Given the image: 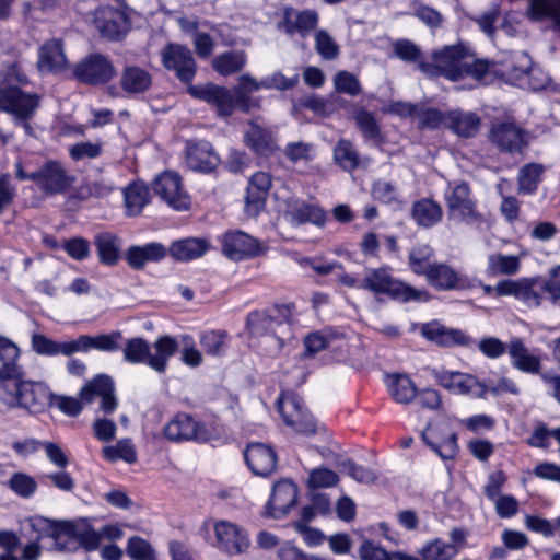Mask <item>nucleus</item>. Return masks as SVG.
Wrapping results in <instances>:
<instances>
[{
	"label": "nucleus",
	"mask_w": 560,
	"mask_h": 560,
	"mask_svg": "<svg viewBox=\"0 0 560 560\" xmlns=\"http://www.w3.org/2000/svg\"><path fill=\"white\" fill-rule=\"evenodd\" d=\"M51 397L47 385L25 380L22 368L15 362L0 366V401L7 407L39 413L50 405Z\"/></svg>",
	"instance_id": "1"
},
{
	"label": "nucleus",
	"mask_w": 560,
	"mask_h": 560,
	"mask_svg": "<svg viewBox=\"0 0 560 560\" xmlns=\"http://www.w3.org/2000/svg\"><path fill=\"white\" fill-rule=\"evenodd\" d=\"M238 84L234 91L224 86L208 84L203 86H190L189 93L199 100L212 104L221 116H230L238 108L248 113L259 107V100L252 98L250 94L264 89L261 80H256L249 73L238 78Z\"/></svg>",
	"instance_id": "2"
},
{
	"label": "nucleus",
	"mask_w": 560,
	"mask_h": 560,
	"mask_svg": "<svg viewBox=\"0 0 560 560\" xmlns=\"http://www.w3.org/2000/svg\"><path fill=\"white\" fill-rule=\"evenodd\" d=\"M362 290L400 302L430 300L427 291L417 290L401 282L392 275L388 267L366 268L362 278Z\"/></svg>",
	"instance_id": "3"
},
{
	"label": "nucleus",
	"mask_w": 560,
	"mask_h": 560,
	"mask_svg": "<svg viewBox=\"0 0 560 560\" xmlns=\"http://www.w3.org/2000/svg\"><path fill=\"white\" fill-rule=\"evenodd\" d=\"M40 105V96L30 93L18 85L8 84L0 88V110L12 116L14 124L23 127L27 135L32 133L30 120Z\"/></svg>",
	"instance_id": "4"
},
{
	"label": "nucleus",
	"mask_w": 560,
	"mask_h": 560,
	"mask_svg": "<svg viewBox=\"0 0 560 560\" xmlns=\"http://www.w3.org/2000/svg\"><path fill=\"white\" fill-rule=\"evenodd\" d=\"M276 312L277 315L252 312L247 317V328L252 336L269 338L275 343L276 350H280L289 335L292 305L277 306Z\"/></svg>",
	"instance_id": "5"
},
{
	"label": "nucleus",
	"mask_w": 560,
	"mask_h": 560,
	"mask_svg": "<svg viewBox=\"0 0 560 560\" xmlns=\"http://www.w3.org/2000/svg\"><path fill=\"white\" fill-rule=\"evenodd\" d=\"M468 49L462 45L445 46L432 52V62H420L419 70L429 77H444L451 81L463 79V63Z\"/></svg>",
	"instance_id": "6"
},
{
	"label": "nucleus",
	"mask_w": 560,
	"mask_h": 560,
	"mask_svg": "<svg viewBox=\"0 0 560 560\" xmlns=\"http://www.w3.org/2000/svg\"><path fill=\"white\" fill-rule=\"evenodd\" d=\"M30 528L36 534L35 540L39 541L45 537L55 540L60 550L77 549L78 523L55 522L44 516L35 515L27 520Z\"/></svg>",
	"instance_id": "7"
},
{
	"label": "nucleus",
	"mask_w": 560,
	"mask_h": 560,
	"mask_svg": "<svg viewBox=\"0 0 560 560\" xmlns=\"http://www.w3.org/2000/svg\"><path fill=\"white\" fill-rule=\"evenodd\" d=\"M277 409L284 423L298 433L310 436L324 430L318 427L312 415L304 408L302 399L293 393L281 394L277 400Z\"/></svg>",
	"instance_id": "8"
},
{
	"label": "nucleus",
	"mask_w": 560,
	"mask_h": 560,
	"mask_svg": "<svg viewBox=\"0 0 560 560\" xmlns=\"http://www.w3.org/2000/svg\"><path fill=\"white\" fill-rule=\"evenodd\" d=\"M448 215L454 219L474 223L480 220L476 202L471 198L470 187L465 182L448 184L445 190Z\"/></svg>",
	"instance_id": "9"
},
{
	"label": "nucleus",
	"mask_w": 560,
	"mask_h": 560,
	"mask_svg": "<svg viewBox=\"0 0 560 560\" xmlns=\"http://www.w3.org/2000/svg\"><path fill=\"white\" fill-rule=\"evenodd\" d=\"M212 527L214 540L211 541V546L218 550L229 556H237L248 549L249 536L240 525L229 521H214Z\"/></svg>",
	"instance_id": "10"
},
{
	"label": "nucleus",
	"mask_w": 560,
	"mask_h": 560,
	"mask_svg": "<svg viewBox=\"0 0 560 560\" xmlns=\"http://www.w3.org/2000/svg\"><path fill=\"white\" fill-rule=\"evenodd\" d=\"M37 187L46 195L67 192L74 183V177L57 161H47L31 176Z\"/></svg>",
	"instance_id": "11"
},
{
	"label": "nucleus",
	"mask_w": 560,
	"mask_h": 560,
	"mask_svg": "<svg viewBox=\"0 0 560 560\" xmlns=\"http://www.w3.org/2000/svg\"><path fill=\"white\" fill-rule=\"evenodd\" d=\"M164 435L173 442L196 441L205 443L212 439L211 431L187 413L176 415L165 425Z\"/></svg>",
	"instance_id": "12"
},
{
	"label": "nucleus",
	"mask_w": 560,
	"mask_h": 560,
	"mask_svg": "<svg viewBox=\"0 0 560 560\" xmlns=\"http://www.w3.org/2000/svg\"><path fill=\"white\" fill-rule=\"evenodd\" d=\"M163 66L175 72L184 83L192 81L196 74V61L189 48L180 44H168L161 51Z\"/></svg>",
	"instance_id": "13"
},
{
	"label": "nucleus",
	"mask_w": 560,
	"mask_h": 560,
	"mask_svg": "<svg viewBox=\"0 0 560 560\" xmlns=\"http://www.w3.org/2000/svg\"><path fill=\"white\" fill-rule=\"evenodd\" d=\"M154 192L174 210H187L190 198L183 189L182 178L174 172H164L153 182Z\"/></svg>",
	"instance_id": "14"
},
{
	"label": "nucleus",
	"mask_w": 560,
	"mask_h": 560,
	"mask_svg": "<svg viewBox=\"0 0 560 560\" xmlns=\"http://www.w3.org/2000/svg\"><path fill=\"white\" fill-rule=\"evenodd\" d=\"M432 374L439 385L454 394L482 396L486 393V387L471 374L445 369H433Z\"/></svg>",
	"instance_id": "15"
},
{
	"label": "nucleus",
	"mask_w": 560,
	"mask_h": 560,
	"mask_svg": "<svg viewBox=\"0 0 560 560\" xmlns=\"http://www.w3.org/2000/svg\"><path fill=\"white\" fill-rule=\"evenodd\" d=\"M74 75L88 84H103L115 75V69L110 60L101 54H92L74 69Z\"/></svg>",
	"instance_id": "16"
},
{
	"label": "nucleus",
	"mask_w": 560,
	"mask_h": 560,
	"mask_svg": "<svg viewBox=\"0 0 560 560\" xmlns=\"http://www.w3.org/2000/svg\"><path fill=\"white\" fill-rule=\"evenodd\" d=\"M222 250L232 260H242L257 256L262 248L256 238L242 231H233L224 234Z\"/></svg>",
	"instance_id": "17"
},
{
	"label": "nucleus",
	"mask_w": 560,
	"mask_h": 560,
	"mask_svg": "<svg viewBox=\"0 0 560 560\" xmlns=\"http://www.w3.org/2000/svg\"><path fill=\"white\" fill-rule=\"evenodd\" d=\"M284 217L295 226L311 223L320 228L324 226L327 219L326 212L319 206L301 199L287 201Z\"/></svg>",
	"instance_id": "18"
},
{
	"label": "nucleus",
	"mask_w": 560,
	"mask_h": 560,
	"mask_svg": "<svg viewBox=\"0 0 560 560\" xmlns=\"http://www.w3.org/2000/svg\"><path fill=\"white\" fill-rule=\"evenodd\" d=\"M122 536L124 530L117 524H108L95 530L85 523H78L77 548L83 547L86 551H93L100 548L103 539L114 541Z\"/></svg>",
	"instance_id": "19"
},
{
	"label": "nucleus",
	"mask_w": 560,
	"mask_h": 560,
	"mask_svg": "<svg viewBox=\"0 0 560 560\" xmlns=\"http://www.w3.org/2000/svg\"><path fill=\"white\" fill-rule=\"evenodd\" d=\"M490 140L501 151L509 153L520 152L526 144L523 129L511 121L493 124Z\"/></svg>",
	"instance_id": "20"
},
{
	"label": "nucleus",
	"mask_w": 560,
	"mask_h": 560,
	"mask_svg": "<svg viewBox=\"0 0 560 560\" xmlns=\"http://www.w3.org/2000/svg\"><path fill=\"white\" fill-rule=\"evenodd\" d=\"M421 335L440 347L470 346L474 339L457 328H447L436 322L421 327Z\"/></svg>",
	"instance_id": "21"
},
{
	"label": "nucleus",
	"mask_w": 560,
	"mask_h": 560,
	"mask_svg": "<svg viewBox=\"0 0 560 560\" xmlns=\"http://www.w3.org/2000/svg\"><path fill=\"white\" fill-rule=\"evenodd\" d=\"M81 399L91 402L94 396L101 397V409L104 412H113L117 407L114 395L113 380L104 374L97 375L81 389Z\"/></svg>",
	"instance_id": "22"
},
{
	"label": "nucleus",
	"mask_w": 560,
	"mask_h": 560,
	"mask_svg": "<svg viewBox=\"0 0 560 560\" xmlns=\"http://www.w3.org/2000/svg\"><path fill=\"white\" fill-rule=\"evenodd\" d=\"M270 187L271 176L268 173L257 172L250 177L245 197L248 215L256 217L264 209Z\"/></svg>",
	"instance_id": "23"
},
{
	"label": "nucleus",
	"mask_w": 560,
	"mask_h": 560,
	"mask_svg": "<svg viewBox=\"0 0 560 560\" xmlns=\"http://www.w3.org/2000/svg\"><path fill=\"white\" fill-rule=\"evenodd\" d=\"M246 464L258 476H268L277 465V455L273 448L264 443H250L244 453Z\"/></svg>",
	"instance_id": "24"
},
{
	"label": "nucleus",
	"mask_w": 560,
	"mask_h": 560,
	"mask_svg": "<svg viewBox=\"0 0 560 560\" xmlns=\"http://www.w3.org/2000/svg\"><path fill=\"white\" fill-rule=\"evenodd\" d=\"M298 488L290 480H281L275 483L272 493L268 502L269 514L275 518H280L296 504Z\"/></svg>",
	"instance_id": "25"
},
{
	"label": "nucleus",
	"mask_w": 560,
	"mask_h": 560,
	"mask_svg": "<svg viewBox=\"0 0 560 560\" xmlns=\"http://www.w3.org/2000/svg\"><path fill=\"white\" fill-rule=\"evenodd\" d=\"M186 164L192 171L210 173L219 164V156L210 142H191L187 145Z\"/></svg>",
	"instance_id": "26"
},
{
	"label": "nucleus",
	"mask_w": 560,
	"mask_h": 560,
	"mask_svg": "<svg viewBox=\"0 0 560 560\" xmlns=\"http://www.w3.org/2000/svg\"><path fill=\"white\" fill-rule=\"evenodd\" d=\"M508 353L511 364L518 371L528 374H538L541 370L540 358L529 351L521 338H512L508 343Z\"/></svg>",
	"instance_id": "27"
},
{
	"label": "nucleus",
	"mask_w": 560,
	"mask_h": 560,
	"mask_svg": "<svg viewBox=\"0 0 560 560\" xmlns=\"http://www.w3.org/2000/svg\"><path fill=\"white\" fill-rule=\"evenodd\" d=\"M97 24L102 36L110 40L120 39L129 30V20L126 13L110 7L101 11Z\"/></svg>",
	"instance_id": "28"
},
{
	"label": "nucleus",
	"mask_w": 560,
	"mask_h": 560,
	"mask_svg": "<svg viewBox=\"0 0 560 560\" xmlns=\"http://www.w3.org/2000/svg\"><path fill=\"white\" fill-rule=\"evenodd\" d=\"M67 63L60 39L47 40L39 47L37 67L40 72H59L67 68Z\"/></svg>",
	"instance_id": "29"
},
{
	"label": "nucleus",
	"mask_w": 560,
	"mask_h": 560,
	"mask_svg": "<svg viewBox=\"0 0 560 560\" xmlns=\"http://www.w3.org/2000/svg\"><path fill=\"white\" fill-rule=\"evenodd\" d=\"M425 278L431 287L439 290L465 289L468 285L467 278L446 264L435 262Z\"/></svg>",
	"instance_id": "30"
},
{
	"label": "nucleus",
	"mask_w": 560,
	"mask_h": 560,
	"mask_svg": "<svg viewBox=\"0 0 560 560\" xmlns=\"http://www.w3.org/2000/svg\"><path fill=\"white\" fill-rule=\"evenodd\" d=\"M179 342L176 338L165 335L159 337L151 346L148 366L158 373H164L168 360L178 351Z\"/></svg>",
	"instance_id": "31"
},
{
	"label": "nucleus",
	"mask_w": 560,
	"mask_h": 560,
	"mask_svg": "<svg viewBox=\"0 0 560 560\" xmlns=\"http://www.w3.org/2000/svg\"><path fill=\"white\" fill-rule=\"evenodd\" d=\"M121 337V332L118 330L110 334H101L96 336L80 335L77 339H74L75 353L89 352L92 349L105 352L117 351L120 349L119 340Z\"/></svg>",
	"instance_id": "32"
},
{
	"label": "nucleus",
	"mask_w": 560,
	"mask_h": 560,
	"mask_svg": "<svg viewBox=\"0 0 560 560\" xmlns=\"http://www.w3.org/2000/svg\"><path fill=\"white\" fill-rule=\"evenodd\" d=\"M120 88L128 95L145 93L152 85V75L138 66H127L121 72Z\"/></svg>",
	"instance_id": "33"
},
{
	"label": "nucleus",
	"mask_w": 560,
	"mask_h": 560,
	"mask_svg": "<svg viewBox=\"0 0 560 560\" xmlns=\"http://www.w3.org/2000/svg\"><path fill=\"white\" fill-rule=\"evenodd\" d=\"M94 245L100 261L106 266H115L120 259L122 242L110 232H101L94 237Z\"/></svg>",
	"instance_id": "34"
},
{
	"label": "nucleus",
	"mask_w": 560,
	"mask_h": 560,
	"mask_svg": "<svg viewBox=\"0 0 560 560\" xmlns=\"http://www.w3.org/2000/svg\"><path fill=\"white\" fill-rule=\"evenodd\" d=\"M166 256V248L160 243L131 246L126 252V260L133 269H142L147 262L160 261Z\"/></svg>",
	"instance_id": "35"
},
{
	"label": "nucleus",
	"mask_w": 560,
	"mask_h": 560,
	"mask_svg": "<svg viewBox=\"0 0 560 560\" xmlns=\"http://www.w3.org/2000/svg\"><path fill=\"white\" fill-rule=\"evenodd\" d=\"M31 342L32 349L39 355L56 357L62 354L70 358L75 353L74 339L61 342L43 334H33Z\"/></svg>",
	"instance_id": "36"
},
{
	"label": "nucleus",
	"mask_w": 560,
	"mask_h": 560,
	"mask_svg": "<svg viewBox=\"0 0 560 560\" xmlns=\"http://www.w3.org/2000/svg\"><path fill=\"white\" fill-rule=\"evenodd\" d=\"M480 125V117L472 112L450 110L447 128L462 138L475 137L479 131Z\"/></svg>",
	"instance_id": "37"
},
{
	"label": "nucleus",
	"mask_w": 560,
	"mask_h": 560,
	"mask_svg": "<svg viewBox=\"0 0 560 560\" xmlns=\"http://www.w3.org/2000/svg\"><path fill=\"white\" fill-rule=\"evenodd\" d=\"M548 295L547 283L542 277L521 278L518 299L527 307H539L545 295Z\"/></svg>",
	"instance_id": "38"
},
{
	"label": "nucleus",
	"mask_w": 560,
	"mask_h": 560,
	"mask_svg": "<svg viewBox=\"0 0 560 560\" xmlns=\"http://www.w3.org/2000/svg\"><path fill=\"white\" fill-rule=\"evenodd\" d=\"M247 65V54L244 50H229L217 55L211 66L220 75L229 77L241 72Z\"/></svg>",
	"instance_id": "39"
},
{
	"label": "nucleus",
	"mask_w": 560,
	"mask_h": 560,
	"mask_svg": "<svg viewBox=\"0 0 560 560\" xmlns=\"http://www.w3.org/2000/svg\"><path fill=\"white\" fill-rule=\"evenodd\" d=\"M245 141L253 151L264 156H268L276 149L272 133L254 121L248 125Z\"/></svg>",
	"instance_id": "40"
},
{
	"label": "nucleus",
	"mask_w": 560,
	"mask_h": 560,
	"mask_svg": "<svg viewBox=\"0 0 560 560\" xmlns=\"http://www.w3.org/2000/svg\"><path fill=\"white\" fill-rule=\"evenodd\" d=\"M411 215L418 225L432 228L442 220L443 211L436 201L422 198L413 203Z\"/></svg>",
	"instance_id": "41"
},
{
	"label": "nucleus",
	"mask_w": 560,
	"mask_h": 560,
	"mask_svg": "<svg viewBox=\"0 0 560 560\" xmlns=\"http://www.w3.org/2000/svg\"><path fill=\"white\" fill-rule=\"evenodd\" d=\"M318 22V15L314 11L287 10L284 14L285 32L300 33L302 36L313 31Z\"/></svg>",
	"instance_id": "42"
},
{
	"label": "nucleus",
	"mask_w": 560,
	"mask_h": 560,
	"mask_svg": "<svg viewBox=\"0 0 560 560\" xmlns=\"http://www.w3.org/2000/svg\"><path fill=\"white\" fill-rule=\"evenodd\" d=\"M421 436L423 442L442 459H452L456 456L458 446L457 435L455 433L450 434L447 439L440 443L438 441L436 430L428 425Z\"/></svg>",
	"instance_id": "43"
},
{
	"label": "nucleus",
	"mask_w": 560,
	"mask_h": 560,
	"mask_svg": "<svg viewBox=\"0 0 560 560\" xmlns=\"http://www.w3.org/2000/svg\"><path fill=\"white\" fill-rule=\"evenodd\" d=\"M208 243L200 238H184L174 242L170 247L171 255L177 260H192L208 250Z\"/></svg>",
	"instance_id": "44"
},
{
	"label": "nucleus",
	"mask_w": 560,
	"mask_h": 560,
	"mask_svg": "<svg viewBox=\"0 0 560 560\" xmlns=\"http://www.w3.org/2000/svg\"><path fill=\"white\" fill-rule=\"evenodd\" d=\"M390 396L399 404L410 402L417 395V388L411 378L405 374H394L387 377Z\"/></svg>",
	"instance_id": "45"
},
{
	"label": "nucleus",
	"mask_w": 560,
	"mask_h": 560,
	"mask_svg": "<svg viewBox=\"0 0 560 560\" xmlns=\"http://www.w3.org/2000/svg\"><path fill=\"white\" fill-rule=\"evenodd\" d=\"M125 206L128 215H138L149 203V188L141 182L130 184L124 191Z\"/></svg>",
	"instance_id": "46"
},
{
	"label": "nucleus",
	"mask_w": 560,
	"mask_h": 560,
	"mask_svg": "<svg viewBox=\"0 0 560 560\" xmlns=\"http://www.w3.org/2000/svg\"><path fill=\"white\" fill-rule=\"evenodd\" d=\"M521 269V260L514 255L492 254L488 257L487 273L490 276H514Z\"/></svg>",
	"instance_id": "47"
},
{
	"label": "nucleus",
	"mask_w": 560,
	"mask_h": 560,
	"mask_svg": "<svg viewBox=\"0 0 560 560\" xmlns=\"http://www.w3.org/2000/svg\"><path fill=\"white\" fill-rule=\"evenodd\" d=\"M528 14L534 21L549 18L560 30V0H529Z\"/></svg>",
	"instance_id": "48"
},
{
	"label": "nucleus",
	"mask_w": 560,
	"mask_h": 560,
	"mask_svg": "<svg viewBox=\"0 0 560 560\" xmlns=\"http://www.w3.org/2000/svg\"><path fill=\"white\" fill-rule=\"evenodd\" d=\"M458 553V548L455 545L435 538L427 542L420 550V556L423 560H454Z\"/></svg>",
	"instance_id": "49"
},
{
	"label": "nucleus",
	"mask_w": 560,
	"mask_h": 560,
	"mask_svg": "<svg viewBox=\"0 0 560 560\" xmlns=\"http://www.w3.org/2000/svg\"><path fill=\"white\" fill-rule=\"evenodd\" d=\"M433 249L429 245L415 246L409 254V266L417 275L427 276L431 268L435 265L433 262Z\"/></svg>",
	"instance_id": "50"
},
{
	"label": "nucleus",
	"mask_w": 560,
	"mask_h": 560,
	"mask_svg": "<svg viewBox=\"0 0 560 560\" xmlns=\"http://www.w3.org/2000/svg\"><path fill=\"white\" fill-rule=\"evenodd\" d=\"M150 350L151 346L145 339L135 337L126 341L122 350L124 359L132 364L145 363L148 365Z\"/></svg>",
	"instance_id": "51"
},
{
	"label": "nucleus",
	"mask_w": 560,
	"mask_h": 560,
	"mask_svg": "<svg viewBox=\"0 0 560 560\" xmlns=\"http://www.w3.org/2000/svg\"><path fill=\"white\" fill-rule=\"evenodd\" d=\"M353 119L366 140L378 142L381 129L373 113L359 108L353 112Z\"/></svg>",
	"instance_id": "52"
},
{
	"label": "nucleus",
	"mask_w": 560,
	"mask_h": 560,
	"mask_svg": "<svg viewBox=\"0 0 560 560\" xmlns=\"http://www.w3.org/2000/svg\"><path fill=\"white\" fill-rule=\"evenodd\" d=\"M334 159L345 171L351 172L359 165V154L351 141L340 139L334 149Z\"/></svg>",
	"instance_id": "53"
},
{
	"label": "nucleus",
	"mask_w": 560,
	"mask_h": 560,
	"mask_svg": "<svg viewBox=\"0 0 560 560\" xmlns=\"http://www.w3.org/2000/svg\"><path fill=\"white\" fill-rule=\"evenodd\" d=\"M542 166L538 164H527L520 170L517 182L518 192L530 195L536 191L540 182Z\"/></svg>",
	"instance_id": "54"
},
{
	"label": "nucleus",
	"mask_w": 560,
	"mask_h": 560,
	"mask_svg": "<svg viewBox=\"0 0 560 560\" xmlns=\"http://www.w3.org/2000/svg\"><path fill=\"white\" fill-rule=\"evenodd\" d=\"M102 453L104 458L108 462L122 459L126 463L132 464L137 459L135 446L128 439L120 440L115 445L105 446Z\"/></svg>",
	"instance_id": "55"
},
{
	"label": "nucleus",
	"mask_w": 560,
	"mask_h": 560,
	"mask_svg": "<svg viewBox=\"0 0 560 560\" xmlns=\"http://www.w3.org/2000/svg\"><path fill=\"white\" fill-rule=\"evenodd\" d=\"M226 339L224 330H208L200 335V345L207 354L219 357L225 351Z\"/></svg>",
	"instance_id": "56"
},
{
	"label": "nucleus",
	"mask_w": 560,
	"mask_h": 560,
	"mask_svg": "<svg viewBox=\"0 0 560 560\" xmlns=\"http://www.w3.org/2000/svg\"><path fill=\"white\" fill-rule=\"evenodd\" d=\"M8 487L20 498L28 499L37 490V482L25 472H14L7 482Z\"/></svg>",
	"instance_id": "57"
},
{
	"label": "nucleus",
	"mask_w": 560,
	"mask_h": 560,
	"mask_svg": "<svg viewBox=\"0 0 560 560\" xmlns=\"http://www.w3.org/2000/svg\"><path fill=\"white\" fill-rule=\"evenodd\" d=\"M491 63L486 59H475L467 51V57L463 63V79L470 77L478 82L485 81L490 75Z\"/></svg>",
	"instance_id": "58"
},
{
	"label": "nucleus",
	"mask_w": 560,
	"mask_h": 560,
	"mask_svg": "<svg viewBox=\"0 0 560 560\" xmlns=\"http://www.w3.org/2000/svg\"><path fill=\"white\" fill-rule=\"evenodd\" d=\"M126 552L132 560H156L154 548L140 536H132L128 539Z\"/></svg>",
	"instance_id": "59"
},
{
	"label": "nucleus",
	"mask_w": 560,
	"mask_h": 560,
	"mask_svg": "<svg viewBox=\"0 0 560 560\" xmlns=\"http://www.w3.org/2000/svg\"><path fill=\"white\" fill-rule=\"evenodd\" d=\"M334 88L338 93L349 96L361 94L362 86L358 77L349 71L341 70L334 77Z\"/></svg>",
	"instance_id": "60"
},
{
	"label": "nucleus",
	"mask_w": 560,
	"mask_h": 560,
	"mask_svg": "<svg viewBox=\"0 0 560 560\" xmlns=\"http://www.w3.org/2000/svg\"><path fill=\"white\" fill-rule=\"evenodd\" d=\"M283 153L292 163L308 162L314 158L315 149L311 143L298 141L288 143Z\"/></svg>",
	"instance_id": "61"
},
{
	"label": "nucleus",
	"mask_w": 560,
	"mask_h": 560,
	"mask_svg": "<svg viewBox=\"0 0 560 560\" xmlns=\"http://www.w3.org/2000/svg\"><path fill=\"white\" fill-rule=\"evenodd\" d=\"M315 49L326 60H334L339 56V46L324 30L317 31L315 34Z\"/></svg>",
	"instance_id": "62"
},
{
	"label": "nucleus",
	"mask_w": 560,
	"mask_h": 560,
	"mask_svg": "<svg viewBox=\"0 0 560 560\" xmlns=\"http://www.w3.org/2000/svg\"><path fill=\"white\" fill-rule=\"evenodd\" d=\"M338 475L328 468H315L310 471L307 485L312 489L334 487L338 483Z\"/></svg>",
	"instance_id": "63"
},
{
	"label": "nucleus",
	"mask_w": 560,
	"mask_h": 560,
	"mask_svg": "<svg viewBox=\"0 0 560 560\" xmlns=\"http://www.w3.org/2000/svg\"><path fill=\"white\" fill-rule=\"evenodd\" d=\"M450 112L428 108L419 114V124L422 128L435 129L448 125Z\"/></svg>",
	"instance_id": "64"
}]
</instances>
